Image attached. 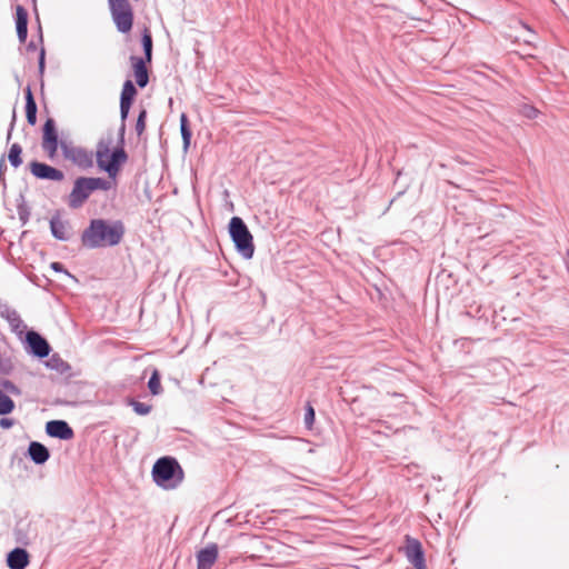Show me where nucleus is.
Returning <instances> with one entry per match:
<instances>
[{
  "label": "nucleus",
  "instance_id": "nucleus-1",
  "mask_svg": "<svg viewBox=\"0 0 569 569\" xmlns=\"http://www.w3.org/2000/svg\"><path fill=\"white\" fill-rule=\"evenodd\" d=\"M124 231L120 220L92 219L82 232L81 241L89 249L113 247L121 242Z\"/></svg>",
  "mask_w": 569,
  "mask_h": 569
},
{
  "label": "nucleus",
  "instance_id": "nucleus-2",
  "mask_svg": "<svg viewBox=\"0 0 569 569\" xmlns=\"http://www.w3.org/2000/svg\"><path fill=\"white\" fill-rule=\"evenodd\" d=\"M152 478L163 489H176L183 480V471L174 458L162 457L153 465Z\"/></svg>",
  "mask_w": 569,
  "mask_h": 569
},
{
  "label": "nucleus",
  "instance_id": "nucleus-3",
  "mask_svg": "<svg viewBox=\"0 0 569 569\" xmlns=\"http://www.w3.org/2000/svg\"><path fill=\"white\" fill-rule=\"evenodd\" d=\"M110 189L111 182L103 178L79 177L73 182V188L68 197V206L72 209H78L82 207L93 191H108Z\"/></svg>",
  "mask_w": 569,
  "mask_h": 569
},
{
  "label": "nucleus",
  "instance_id": "nucleus-4",
  "mask_svg": "<svg viewBox=\"0 0 569 569\" xmlns=\"http://www.w3.org/2000/svg\"><path fill=\"white\" fill-rule=\"evenodd\" d=\"M96 158L98 167L106 171L109 178L114 179L119 173L120 167L128 160V154L122 146L116 148L110 153V143L99 141Z\"/></svg>",
  "mask_w": 569,
  "mask_h": 569
},
{
  "label": "nucleus",
  "instance_id": "nucleus-5",
  "mask_svg": "<svg viewBox=\"0 0 569 569\" xmlns=\"http://www.w3.org/2000/svg\"><path fill=\"white\" fill-rule=\"evenodd\" d=\"M229 234L240 256L244 259H251L254 253L253 238L242 218L232 217L230 219Z\"/></svg>",
  "mask_w": 569,
  "mask_h": 569
},
{
  "label": "nucleus",
  "instance_id": "nucleus-6",
  "mask_svg": "<svg viewBox=\"0 0 569 569\" xmlns=\"http://www.w3.org/2000/svg\"><path fill=\"white\" fill-rule=\"evenodd\" d=\"M60 149L63 157L81 169H89L93 166V152L72 144L68 141H60Z\"/></svg>",
  "mask_w": 569,
  "mask_h": 569
},
{
  "label": "nucleus",
  "instance_id": "nucleus-7",
  "mask_svg": "<svg viewBox=\"0 0 569 569\" xmlns=\"http://www.w3.org/2000/svg\"><path fill=\"white\" fill-rule=\"evenodd\" d=\"M405 542L403 551L407 560L416 569H427L421 542L410 536H406Z\"/></svg>",
  "mask_w": 569,
  "mask_h": 569
},
{
  "label": "nucleus",
  "instance_id": "nucleus-8",
  "mask_svg": "<svg viewBox=\"0 0 569 569\" xmlns=\"http://www.w3.org/2000/svg\"><path fill=\"white\" fill-rule=\"evenodd\" d=\"M42 130V149L48 153L50 158H53L58 151V148L60 147L54 119L48 118L43 124Z\"/></svg>",
  "mask_w": 569,
  "mask_h": 569
},
{
  "label": "nucleus",
  "instance_id": "nucleus-9",
  "mask_svg": "<svg viewBox=\"0 0 569 569\" xmlns=\"http://www.w3.org/2000/svg\"><path fill=\"white\" fill-rule=\"evenodd\" d=\"M28 352L37 358H46L51 351L49 342L37 331L30 330L26 333Z\"/></svg>",
  "mask_w": 569,
  "mask_h": 569
},
{
  "label": "nucleus",
  "instance_id": "nucleus-10",
  "mask_svg": "<svg viewBox=\"0 0 569 569\" xmlns=\"http://www.w3.org/2000/svg\"><path fill=\"white\" fill-rule=\"evenodd\" d=\"M31 173L41 180L61 181L64 178V173L47 163L32 161L30 163Z\"/></svg>",
  "mask_w": 569,
  "mask_h": 569
},
{
  "label": "nucleus",
  "instance_id": "nucleus-11",
  "mask_svg": "<svg viewBox=\"0 0 569 569\" xmlns=\"http://www.w3.org/2000/svg\"><path fill=\"white\" fill-rule=\"evenodd\" d=\"M46 432L52 438L69 440L73 437V430L64 420H51L46 425Z\"/></svg>",
  "mask_w": 569,
  "mask_h": 569
},
{
  "label": "nucleus",
  "instance_id": "nucleus-12",
  "mask_svg": "<svg viewBox=\"0 0 569 569\" xmlns=\"http://www.w3.org/2000/svg\"><path fill=\"white\" fill-rule=\"evenodd\" d=\"M0 317L4 318L9 322L11 330L17 335H22L23 331L27 329L26 323L23 322L17 310L12 309L10 306L6 303L0 305Z\"/></svg>",
  "mask_w": 569,
  "mask_h": 569
},
{
  "label": "nucleus",
  "instance_id": "nucleus-13",
  "mask_svg": "<svg viewBox=\"0 0 569 569\" xmlns=\"http://www.w3.org/2000/svg\"><path fill=\"white\" fill-rule=\"evenodd\" d=\"M136 94L137 89L133 82L131 80H126L120 97V114L122 121H124L128 117L132 100Z\"/></svg>",
  "mask_w": 569,
  "mask_h": 569
},
{
  "label": "nucleus",
  "instance_id": "nucleus-14",
  "mask_svg": "<svg viewBox=\"0 0 569 569\" xmlns=\"http://www.w3.org/2000/svg\"><path fill=\"white\" fill-rule=\"evenodd\" d=\"M197 568L198 569H211L218 559V547L214 543L207 546L206 548L197 552Z\"/></svg>",
  "mask_w": 569,
  "mask_h": 569
},
{
  "label": "nucleus",
  "instance_id": "nucleus-15",
  "mask_svg": "<svg viewBox=\"0 0 569 569\" xmlns=\"http://www.w3.org/2000/svg\"><path fill=\"white\" fill-rule=\"evenodd\" d=\"M130 62L134 71L136 82L140 88H144L149 82L148 69L146 60L140 57L131 56Z\"/></svg>",
  "mask_w": 569,
  "mask_h": 569
},
{
  "label": "nucleus",
  "instance_id": "nucleus-16",
  "mask_svg": "<svg viewBox=\"0 0 569 569\" xmlns=\"http://www.w3.org/2000/svg\"><path fill=\"white\" fill-rule=\"evenodd\" d=\"M29 563V555L22 548H14L8 553L7 565L10 569H26Z\"/></svg>",
  "mask_w": 569,
  "mask_h": 569
},
{
  "label": "nucleus",
  "instance_id": "nucleus-17",
  "mask_svg": "<svg viewBox=\"0 0 569 569\" xmlns=\"http://www.w3.org/2000/svg\"><path fill=\"white\" fill-rule=\"evenodd\" d=\"M28 455L36 465H43L50 458L49 449L38 441H31L28 447Z\"/></svg>",
  "mask_w": 569,
  "mask_h": 569
},
{
  "label": "nucleus",
  "instance_id": "nucleus-18",
  "mask_svg": "<svg viewBox=\"0 0 569 569\" xmlns=\"http://www.w3.org/2000/svg\"><path fill=\"white\" fill-rule=\"evenodd\" d=\"M16 27L20 42H24L28 36V12L22 6L16 8Z\"/></svg>",
  "mask_w": 569,
  "mask_h": 569
},
{
  "label": "nucleus",
  "instance_id": "nucleus-19",
  "mask_svg": "<svg viewBox=\"0 0 569 569\" xmlns=\"http://www.w3.org/2000/svg\"><path fill=\"white\" fill-rule=\"evenodd\" d=\"M50 230L52 236L60 241H67L70 238L68 224L59 216H53L50 219Z\"/></svg>",
  "mask_w": 569,
  "mask_h": 569
},
{
  "label": "nucleus",
  "instance_id": "nucleus-20",
  "mask_svg": "<svg viewBox=\"0 0 569 569\" xmlns=\"http://www.w3.org/2000/svg\"><path fill=\"white\" fill-rule=\"evenodd\" d=\"M111 16L119 32L127 33L131 30L133 12H118Z\"/></svg>",
  "mask_w": 569,
  "mask_h": 569
},
{
  "label": "nucleus",
  "instance_id": "nucleus-21",
  "mask_svg": "<svg viewBox=\"0 0 569 569\" xmlns=\"http://www.w3.org/2000/svg\"><path fill=\"white\" fill-rule=\"evenodd\" d=\"M26 93V117L29 124L33 126L37 121V103L34 101L30 87L24 90Z\"/></svg>",
  "mask_w": 569,
  "mask_h": 569
},
{
  "label": "nucleus",
  "instance_id": "nucleus-22",
  "mask_svg": "<svg viewBox=\"0 0 569 569\" xmlns=\"http://www.w3.org/2000/svg\"><path fill=\"white\" fill-rule=\"evenodd\" d=\"M46 367L57 371L60 375L68 373L71 370L70 365L64 361L58 353L52 355L47 361Z\"/></svg>",
  "mask_w": 569,
  "mask_h": 569
},
{
  "label": "nucleus",
  "instance_id": "nucleus-23",
  "mask_svg": "<svg viewBox=\"0 0 569 569\" xmlns=\"http://www.w3.org/2000/svg\"><path fill=\"white\" fill-rule=\"evenodd\" d=\"M180 132L183 142V149L187 150L191 142V130L189 128L188 117L186 113H181L180 116Z\"/></svg>",
  "mask_w": 569,
  "mask_h": 569
},
{
  "label": "nucleus",
  "instance_id": "nucleus-24",
  "mask_svg": "<svg viewBox=\"0 0 569 569\" xmlns=\"http://www.w3.org/2000/svg\"><path fill=\"white\" fill-rule=\"evenodd\" d=\"M21 153H22V148L19 143H13L10 147L8 159H9L10 164L13 168H18L21 166V163H22Z\"/></svg>",
  "mask_w": 569,
  "mask_h": 569
},
{
  "label": "nucleus",
  "instance_id": "nucleus-25",
  "mask_svg": "<svg viewBox=\"0 0 569 569\" xmlns=\"http://www.w3.org/2000/svg\"><path fill=\"white\" fill-rule=\"evenodd\" d=\"M141 41H142V48H143L146 61L147 62H151V59H152V37H151L150 31L147 28H144V30H143Z\"/></svg>",
  "mask_w": 569,
  "mask_h": 569
},
{
  "label": "nucleus",
  "instance_id": "nucleus-26",
  "mask_svg": "<svg viewBox=\"0 0 569 569\" xmlns=\"http://www.w3.org/2000/svg\"><path fill=\"white\" fill-rule=\"evenodd\" d=\"M14 409L13 400L0 390V416L10 413Z\"/></svg>",
  "mask_w": 569,
  "mask_h": 569
},
{
  "label": "nucleus",
  "instance_id": "nucleus-27",
  "mask_svg": "<svg viewBox=\"0 0 569 569\" xmlns=\"http://www.w3.org/2000/svg\"><path fill=\"white\" fill-rule=\"evenodd\" d=\"M148 388L153 396H158L161 393L162 388L160 383V375L157 370H154L153 373L151 375L148 381Z\"/></svg>",
  "mask_w": 569,
  "mask_h": 569
},
{
  "label": "nucleus",
  "instance_id": "nucleus-28",
  "mask_svg": "<svg viewBox=\"0 0 569 569\" xmlns=\"http://www.w3.org/2000/svg\"><path fill=\"white\" fill-rule=\"evenodd\" d=\"M111 14L118 12H132V8L128 0H122L121 2H114L109 6Z\"/></svg>",
  "mask_w": 569,
  "mask_h": 569
},
{
  "label": "nucleus",
  "instance_id": "nucleus-29",
  "mask_svg": "<svg viewBox=\"0 0 569 569\" xmlns=\"http://www.w3.org/2000/svg\"><path fill=\"white\" fill-rule=\"evenodd\" d=\"M130 406L132 407L133 411L139 416H146L151 411V406L144 402L131 400Z\"/></svg>",
  "mask_w": 569,
  "mask_h": 569
},
{
  "label": "nucleus",
  "instance_id": "nucleus-30",
  "mask_svg": "<svg viewBox=\"0 0 569 569\" xmlns=\"http://www.w3.org/2000/svg\"><path fill=\"white\" fill-rule=\"evenodd\" d=\"M146 117H147V111L141 110L138 116L137 122H136V131H137L138 136L142 134V132L146 129Z\"/></svg>",
  "mask_w": 569,
  "mask_h": 569
},
{
  "label": "nucleus",
  "instance_id": "nucleus-31",
  "mask_svg": "<svg viewBox=\"0 0 569 569\" xmlns=\"http://www.w3.org/2000/svg\"><path fill=\"white\" fill-rule=\"evenodd\" d=\"M315 421V409L311 405H308L305 413V423L307 428H310Z\"/></svg>",
  "mask_w": 569,
  "mask_h": 569
},
{
  "label": "nucleus",
  "instance_id": "nucleus-32",
  "mask_svg": "<svg viewBox=\"0 0 569 569\" xmlns=\"http://www.w3.org/2000/svg\"><path fill=\"white\" fill-rule=\"evenodd\" d=\"M538 113V110L533 107H530V106H526L523 108V114L528 118H535Z\"/></svg>",
  "mask_w": 569,
  "mask_h": 569
},
{
  "label": "nucleus",
  "instance_id": "nucleus-33",
  "mask_svg": "<svg viewBox=\"0 0 569 569\" xmlns=\"http://www.w3.org/2000/svg\"><path fill=\"white\" fill-rule=\"evenodd\" d=\"M14 425V420L10 418H1L0 419V427L2 429H9Z\"/></svg>",
  "mask_w": 569,
  "mask_h": 569
},
{
  "label": "nucleus",
  "instance_id": "nucleus-34",
  "mask_svg": "<svg viewBox=\"0 0 569 569\" xmlns=\"http://www.w3.org/2000/svg\"><path fill=\"white\" fill-rule=\"evenodd\" d=\"M44 49H41L39 54V71L42 73L44 71Z\"/></svg>",
  "mask_w": 569,
  "mask_h": 569
},
{
  "label": "nucleus",
  "instance_id": "nucleus-35",
  "mask_svg": "<svg viewBox=\"0 0 569 569\" xmlns=\"http://www.w3.org/2000/svg\"><path fill=\"white\" fill-rule=\"evenodd\" d=\"M18 213L19 219L22 221L23 224H26L29 219V212L20 208Z\"/></svg>",
  "mask_w": 569,
  "mask_h": 569
},
{
  "label": "nucleus",
  "instance_id": "nucleus-36",
  "mask_svg": "<svg viewBox=\"0 0 569 569\" xmlns=\"http://www.w3.org/2000/svg\"><path fill=\"white\" fill-rule=\"evenodd\" d=\"M7 169V166H6V161H4V157L2 156L0 158V181H3V174H4V170Z\"/></svg>",
  "mask_w": 569,
  "mask_h": 569
},
{
  "label": "nucleus",
  "instance_id": "nucleus-37",
  "mask_svg": "<svg viewBox=\"0 0 569 569\" xmlns=\"http://www.w3.org/2000/svg\"><path fill=\"white\" fill-rule=\"evenodd\" d=\"M51 268L57 272H62L64 270L63 266L60 262H52Z\"/></svg>",
  "mask_w": 569,
  "mask_h": 569
},
{
  "label": "nucleus",
  "instance_id": "nucleus-38",
  "mask_svg": "<svg viewBox=\"0 0 569 569\" xmlns=\"http://www.w3.org/2000/svg\"><path fill=\"white\" fill-rule=\"evenodd\" d=\"M126 126L124 122H122V126L120 128V142L123 143V136H124Z\"/></svg>",
  "mask_w": 569,
  "mask_h": 569
},
{
  "label": "nucleus",
  "instance_id": "nucleus-39",
  "mask_svg": "<svg viewBox=\"0 0 569 569\" xmlns=\"http://www.w3.org/2000/svg\"><path fill=\"white\" fill-rule=\"evenodd\" d=\"M12 128H13V124H11L9 131H8V134H7V141H9L11 139V131H12Z\"/></svg>",
  "mask_w": 569,
  "mask_h": 569
},
{
  "label": "nucleus",
  "instance_id": "nucleus-40",
  "mask_svg": "<svg viewBox=\"0 0 569 569\" xmlns=\"http://www.w3.org/2000/svg\"><path fill=\"white\" fill-rule=\"evenodd\" d=\"M4 387L7 389H9V388L13 389L14 388V386L11 382H9V381L4 383Z\"/></svg>",
  "mask_w": 569,
  "mask_h": 569
},
{
  "label": "nucleus",
  "instance_id": "nucleus-41",
  "mask_svg": "<svg viewBox=\"0 0 569 569\" xmlns=\"http://www.w3.org/2000/svg\"><path fill=\"white\" fill-rule=\"evenodd\" d=\"M121 1H122V0H108V3H109V6H110V4L114 3V2H121Z\"/></svg>",
  "mask_w": 569,
  "mask_h": 569
}]
</instances>
